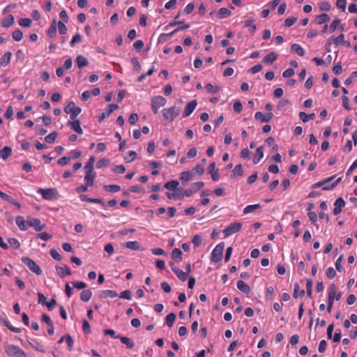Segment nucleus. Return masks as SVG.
I'll return each mask as SVG.
<instances>
[{"label":"nucleus","mask_w":357,"mask_h":357,"mask_svg":"<svg viewBox=\"0 0 357 357\" xmlns=\"http://www.w3.org/2000/svg\"><path fill=\"white\" fill-rule=\"evenodd\" d=\"M167 100L162 96H156L151 98V109L154 114L158 112V109L165 106Z\"/></svg>","instance_id":"nucleus-6"},{"label":"nucleus","mask_w":357,"mask_h":357,"mask_svg":"<svg viewBox=\"0 0 357 357\" xmlns=\"http://www.w3.org/2000/svg\"><path fill=\"white\" fill-rule=\"evenodd\" d=\"M16 224L22 231H26L27 229V223L26 221L24 220V218L22 216H17L16 217L15 220Z\"/></svg>","instance_id":"nucleus-22"},{"label":"nucleus","mask_w":357,"mask_h":357,"mask_svg":"<svg viewBox=\"0 0 357 357\" xmlns=\"http://www.w3.org/2000/svg\"><path fill=\"white\" fill-rule=\"evenodd\" d=\"M208 172L213 181H216L219 179L218 169H215V162H211L208 166Z\"/></svg>","instance_id":"nucleus-14"},{"label":"nucleus","mask_w":357,"mask_h":357,"mask_svg":"<svg viewBox=\"0 0 357 357\" xmlns=\"http://www.w3.org/2000/svg\"><path fill=\"white\" fill-rule=\"evenodd\" d=\"M96 177V172H86L84 176V181L88 186H92L93 185L94 178Z\"/></svg>","instance_id":"nucleus-19"},{"label":"nucleus","mask_w":357,"mask_h":357,"mask_svg":"<svg viewBox=\"0 0 357 357\" xmlns=\"http://www.w3.org/2000/svg\"><path fill=\"white\" fill-rule=\"evenodd\" d=\"M180 109L176 106L165 108L162 110V116L165 120L173 121L178 115Z\"/></svg>","instance_id":"nucleus-3"},{"label":"nucleus","mask_w":357,"mask_h":357,"mask_svg":"<svg viewBox=\"0 0 357 357\" xmlns=\"http://www.w3.org/2000/svg\"><path fill=\"white\" fill-rule=\"evenodd\" d=\"M331 3L328 1H321L319 4V9L321 10L328 11L331 10Z\"/></svg>","instance_id":"nucleus-58"},{"label":"nucleus","mask_w":357,"mask_h":357,"mask_svg":"<svg viewBox=\"0 0 357 357\" xmlns=\"http://www.w3.org/2000/svg\"><path fill=\"white\" fill-rule=\"evenodd\" d=\"M68 125L70 126V128L75 132L79 134L83 133V130L81 128L80 122L78 119H75V120H72L68 122Z\"/></svg>","instance_id":"nucleus-17"},{"label":"nucleus","mask_w":357,"mask_h":357,"mask_svg":"<svg viewBox=\"0 0 357 357\" xmlns=\"http://www.w3.org/2000/svg\"><path fill=\"white\" fill-rule=\"evenodd\" d=\"M231 15V11L226 8H221L217 13V17L218 19H223L227 17H229Z\"/></svg>","instance_id":"nucleus-27"},{"label":"nucleus","mask_w":357,"mask_h":357,"mask_svg":"<svg viewBox=\"0 0 357 357\" xmlns=\"http://www.w3.org/2000/svg\"><path fill=\"white\" fill-rule=\"evenodd\" d=\"M336 275L335 269L333 267H328L326 270V276L328 279L331 280Z\"/></svg>","instance_id":"nucleus-62"},{"label":"nucleus","mask_w":357,"mask_h":357,"mask_svg":"<svg viewBox=\"0 0 357 357\" xmlns=\"http://www.w3.org/2000/svg\"><path fill=\"white\" fill-rule=\"evenodd\" d=\"M173 272L181 281H185L188 279V273L183 271L181 269L177 267H173Z\"/></svg>","instance_id":"nucleus-20"},{"label":"nucleus","mask_w":357,"mask_h":357,"mask_svg":"<svg viewBox=\"0 0 357 357\" xmlns=\"http://www.w3.org/2000/svg\"><path fill=\"white\" fill-rule=\"evenodd\" d=\"M291 50L299 56H303L305 53V50L297 43H294L291 45Z\"/></svg>","instance_id":"nucleus-26"},{"label":"nucleus","mask_w":357,"mask_h":357,"mask_svg":"<svg viewBox=\"0 0 357 357\" xmlns=\"http://www.w3.org/2000/svg\"><path fill=\"white\" fill-rule=\"evenodd\" d=\"M296 21H297V17H289L284 20V26L286 27H290L292 25H294Z\"/></svg>","instance_id":"nucleus-55"},{"label":"nucleus","mask_w":357,"mask_h":357,"mask_svg":"<svg viewBox=\"0 0 357 357\" xmlns=\"http://www.w3.org/2000/svg\"><path fill=\"white\" fill-rule=\"evenodd\" d=\"M56 271L57 274L61 278H65L66 275H71V271H70V268L66 265H63V266H56Z\"/></svg>","instance_id":"nucleus-12"},{"label":"nucleus","mask_w":357,"mask_h":357,"mask_svg":"<svg viewBox=\"0 0 357 357\" xmlns=\"http://www.w3.org/2000/svg\"><path fill=\"white\" fill-rule=\"evenodd\" d=\"M118 296H119V294H117V292L115 291H113V290H104V291H102L100 294V296L101 298H106L108 297L115 298V297H117Z\"/></svg>","instance_id":"nucleus-28"},{"label":"nucleus","mask_w":357,"mask_h":357,"mask_svg":"<svg viewBox=\"0 0 357 357\" xmlns=\"http://www.w3.org/2000/svg\"><path fill=\"white\" fill-rule=\"evenodd\" d=\"M92 296V291L90 289L83 290L80 294V299L84 302H88Z\"/></svg>","instance_id":"nucleus-33"},{"label":"nucleus","mask_w":357,"mask_h":357,"mask_svg":"<svg viewBox=\"0 0 357 357\" xmlns=\"http://www.w3.org/2000/svg\"><path fill=\"white\" fill-rule=\"evenodd\" d=\"M243 174V170L242 168V165L240 164L236 165L234 169L232 171V176H242Z\"/></svg>","instance_id":"nucleus-52"},{"label":"nucleus","mask_w":357,"mask_h":357,"mask_svg":"<svg viewBox=\"0 0 357 357\" xmlns=\"http://www.w3.org/2000/svg\"><path fill=\"white\" fill-rule=\"evenodd\" d=\"M37 192L42 195L45 200H54L58 199V190L54 188H38Z\"/></svg>","instance_id":"nucleus-2"},{"label":"nucleus","mask_w":357,"mask_h":357,"mask_svg":"<svg viewBox=\"0 0 357 357\" xmlns=\"http://www.w3.org/2000/svg\"><path fill=\"white\" fill-rule=\"evenodd\" d=\"M12 153V149L10 147L5 146L3 149L0 151V157L6 160L7 159Z\"/></svg>","instance_id":"nucleus-36"},{"label":"nucleus","mask_w":357,"mask_h":357,"mask_svg":"<svg viewBox=\"0 0 357 357\" xmlns=\"http://www.w3.org/2000/svg\"><path fill=\"white\" fill-rule=\"evenodd\" d=\"M95 162V158L91 156L84 166L85 172H93V164Z\"/></svg>","instance_id":"nucleus-42"},{"label":"nucleus","mask_w":357,"mask_h":357,"mask_svg":"<svg viewBox=\"0 0 357 357\" xmlns=\"http://www.w3.org/2000/svg\"><path fill=\"white\" fill-rule=\"evenodd\" d=\"M305 295L304 289H301L300 286L298 283H295L294 285V293L293 296L294 298L303 297Z\"/></svg>","instance_id":"nucleus-25"},{"label":"nucleus","mask_w":357,"mask_h":357,"mask_svg":"<svg viewBox=\"0 0 357 357\" xmlns=\"http://www.w3.org/2000/svg\"><path fill=\"white\" fill-rule=\"evenodd\" d=\"M137 157V153L135 151H129L128 153V155L125 158V160L127 162H131Z\"/></svg>","instance_id":"nucleus-54"},{"label":"nucleus","mask_w":357,"mask_h":357,"mask_svg":"<svg viewBox=\"0 0 357 357\" xmlns=\"http://www.w3.org/2000/svg\"><path fill=\"white\" fill-rule=\"evenodd\" d=\"M64 112L70 114L71 120L77 119V116L81 113L82 109L76 106L75 103L73 101L70 102L64 108Z\"/></svg>","instance_id":"nucleus-4"},{"label":"nucleus","mask_w":357,"mask_h":357,"mask_svg":"<svg viewBox=\"0 0 357 357\" xmlns=\"http://www.w3.org/2000/svg\"><path fill=\"white\" fill-rule=\"evenodd\" d=\"M179 185V182L177 180H172L165 183L164 187L169 190H176Z\"/></svg>","instance_id":"nucleus-30"},{"label":"nucleus","mask_w":357,"mask_h":357,"mask_svg":"<svg viewBox=\"0 0 357 357\" xmlns=\"http://www.w3.org/2000/svg\"><path fill=\"white\" fill-rule=\"evenodd\" d=\"M273 117V114L271 112L264 114L261 112H257L255 114L256 120L259 121L261 123L269 122Z\"/></svg>","instance_id":"nucleus-10"},{"label":"nucleus","mask_w":357,"mask_h":357,"mask_svg":"<svg viewBox=\"0 0 357 357\" xmlns=\"http://www.w3.org/2000/svg\"><path fill=\"white\" fill-rule=\"evenodd\" d=\"M340 22H341V20L339 19L334 20L330 25V27H329L330 32L333 33L335 31V29H337V27L338 26V25L340 24Z\"/></svg>","instance_id":"nucleus-60"},{"label":"nucleus","mask_w":357,"mask_h":357,"mask_svg":"<svg viewBox=\"0 0 357 357\" xmlns=\"http://www.w3.org/2000/svg\"><path fill=\"white\" fill-rule=\"evenodd\" d=\"M312 285L313 282L311 279H307L306 281V291L308 297H312Z\"/></svg>","instance_id":"nucleus-44"},{"label":"nucleus","mask_w":357,"mask_h":357,"mask_svg":"<svg viewBox=\"0 0 357 357\" xmlns=\"http://www.w3.org/2000/svg\"><path fill=\"white\" fill-rule=\"evenodd\" d=\"M124 246L132 250H138L139 249V243L137 241H128L125 243Z\"/></svg>","instance_id":"nucleus-35"},{"label":"nucleus","mask_w":357,"mask_h":357,"mask_svg":"<svg viewBox=\"0 0 357 357\" xmlns=\"http://www.w3.org/2000/svg\"><path fill=\"white\" fill-rule=\"evenodd\" d=\"M335 176H332L331 177H328L321 181H319L318 183H314L313 185H312V188H319V187H321V186H323L324 185H325L326 183H329L331 182V181H333L334 178H335Z\"/></svg>","instance_id":"nucleus-45"},{"label":"nucleus","mask_w":357,"mask_h":357,"mask_svg":"<svg viewBox=\"0 0 357 357\" xmlns=\"http://www.w3.org/2000/svg\"><path fill=\"white\" fill-rule=\"evenodd\" d=\"M204 185V183L202 181H198L192 183L190 188L192 190V191L195 193L198 192L201 188H202Z\"/></svg>","instance_id":"nucleus-47"},{"label":"nucleus","mask_w":357,"mask_h":357,"mask_svg":"<svg viewBox=\"0 0 357 357\" xmlns=\"http://www.w3.org/2000/svg\"><path fill=\"white\" fill-rule=\"evenodd\" d=\"M197 102L195 100H191L189 102L187 105L185 106L183 113V117L185 118L189 116L192 112L197 107Z\"/></svg>","instance_id":"nucleus-11"},{"label":"nucleus","mask_w":357,"mask_h":357,"mask_svg":"<svg viewBox=\"0 0 357 357\" xmlns=\"http://www.w3.org/2000/svg\"><path fill=\"white\" fill-rule=\"evenodd\" d=\"M82 330L85 333H91V327L89 321L86 319H84L82 321Z\"/></svg>","instance_id":"nucleus-61"},{"label":"nucleus","mask_w":357,"mask_h":357,"mask_svg":"<svg viewBox=\"0 0 357 357\" xmlns=\"http://www.w3.org/2000/svg\"><path fill=\"white\" fill-rule=\"evenodd\" d=\"M103 188L107 192L112 193L117 192L121 190V187L119 185L115 184L105 185L103 186Z\"/></svg>","instance_id":"nucleus-38"},{"label":"nucleus","mask_w":357,"mask_h":357,"mask_svg":"<svg viewBox=\"0 0 357 357\" xmlns=\"http://www.w3.org/2000/svg\"><path fill=\"white\" fill-rule=\"evenodd\" d=\"M23 37V33L20 29H16L13 32V38L15 41H20Z\"/></svg>","instance_id":"nucleus-51"},{"label":"nucleus","mask_w":357,"mask_h":357,"mask_svg":"<svg viewBox=\"0 0 357 357\" xmlns=\"http://www.w3.org/2000/svg\"><path fill=\"white\" fill-rule=\"evenodd\" d=\"M242 228V224L238 222H233L225 227L222 231L224 237L227 238L239 231Z\"/></svg>","instance_id":"nucleus-8"},{"label":"nucleus","mask_w":357,"mask_h":357,"mask_svg":"<svg viewBox=\"0 0 357 357\" xmlns=\"http://www.w3.org/2000/svg\"><path fill=\"white\" fill-rule=\"evenodd\" d=\"M261 208V205L259 204L248 205L243 209V213L248 214L250 213L255 212L256 210L260 209Z\"/></svg>","instance_id":"nucleus-32"},{"label":"nucleus","mask_w":357,"mask_h":357,"mask_svg":"<svg viewBox=\"0 0 357 357\" xmlns=\"http://www.w3.org/2000/svg\"><path fill=\"white\" fill-rule=\"evenodd\" d=\"M113 172L116 174H123L126 172V167L123 165H116L114 167Z\"/></svg>","instance_id":"nucleus-63"},{"label":"nucleus","mask_w":357,"mask_h":357,"mask_svg":"<svg viewBox=\"0 0 357 357\" xmlns=\"http://www.w3.org/2000/svg\"><path fill=\"white\" fill-rule=\"evenodd\" d=\"M299 118L303 121V122H307L310 120H313L315 118V114L312 113L310 114H307L304 112H301L299 113Z\"/></svg>","instance_id":"nucleus-31"},{"label":"nucleus","mask_w":357,"mask_h":357,"mask_svg":"<svg viewBox=\"0 0 357 357\" xmlns=\"http://www.w3.org/2000/svg\"><path fill=\"white\" fill-rule=\"evenodd\" d=\"M28 227H33L36 231H40L45 227V225L41 223V221L38 218H31L26 220Z\"/></svg>","instance_id":"nucleus-9"},{"label":"nucleus","mask_w":357,"mask_h":357,"mask_svg":"<svg viewBox=\"0 0 357 357\" xmlns=\"http://www.w3.org/2000/svg\"><path fill=\"white\" fill-rule=\"evenodd\" d=\"M205 88L207 92L211 94H215L221 89L220 87L218 86V85H213L211 83L206 84Z\"/></svg>","instance_id":"nucleus-34"},{"label":"nucleus","mask_w":357,"mask_h":357,"mask_svg":"<svg viewBox=\"0 0 357 357\" xmlns=\"http://www.w3.org/2000/svg\"><path fill=\"white\" fill-rule=\"evenodd\" d=\"M8 243L14 249H18L20 247L19 241L15 238H10L8 239Z\"/></svg>","instance_id":"nucleus-56"},{"label":"nucleus","mask_w":357,"mask_h":357,"mask_svg":"<svg viewBox=\"0 0 357 357\" xmlns=\"http://www.w3.org/2000/svg\"><path fill=\"white\" fill-rule=\"evenodd\" d=\"M172 257L176 261H180L182 259V252L178 248H174L172 250Z\"/></svg>","instance_id":"nucleus-40"},{"label":"nucleus","mask_w":357,"mask_h":357,"mask_svg":"<svg viewBox=\"0 0 357 357\" xmlns=\"http://www.w3.org/2000/svg\"><path fill=\"white\" fill-rule=\"evenodd\" d=\"M237 288L242 292L245 293V294H249L251 292V289L249 285H248L243 280H238L237 282Z\"/></svg>","instance_id":"nucleus-18"},{"label":"nucleus","mask_w":357,"mask_h":357,"mask_svg":"<svg viewBox=\"0 0 357 357\" xmlns=\"http://www.w3.org/2000/svg\"><path fill=\"white\" fill-rule=\"evenodd\" d=\"M176 319V315L174 313L172 312L167 314L166 317V324L169 327H172L173 324Z\"/></svg>","instance_id":"nucleus-49"},{"label":"nucleus","mask_w":357,"mask_h":357,"mask_svg":"<svg viewBox=\"0 0 357 357\" xmlns=\"http://www.w3.org/2000/svg\"><path fill=\"white\" fill-rule=\"evenodd\" d=\"M264 157V146H259L256 150L255 155L253 158V162L254 164H258L259 161L262 159Z\"/></svg>","instance_id":"nucleus-21"},{"label":"nucleus","mask_w":357,"mask_h":357,"mask_svg":"<svg viewBox=\"0 0 357 357\" xmlns=\"http://www.w3.org/2000/svg\"><path fill=\"white\" fill-rule=\"evenodd\" d=\"M5 352L9 357H28L24 351L19 346L6 344L5 345Z\"/></svg>","instance_id":"nucleus-1"},{"label":"nucleus","mask_w":357,"mask_h":357,"mask_svg":"<svg viewBox=\"0 0 357 357\" xmlns=\"http://www.w3.org/2000/svg\"><path fill=\"white\" fill-rule=\"evenodd\" d=\"M225 249V243L221 242L218 243L215 248L213 250L211 260L213 262L217 263L221 261L222 258V253Z\"/></svg>","instance_id":"nucleus-5"},{"label":"nucleus","mask_w":357,"mask_h":357,"mask_svg":"<svg viewBox=\"0 0 357 357\" xmlns=\"http://www.w3.org/2000/svg\"><path fill=\"white\" fill-rule=\"evenodd\" d=\"M195 174L192 171H185L181 173L180 179L182 184L185 185L186 183L194 178Z\"/></svg>","instance_id":"nucleus-13"},{"label":"nucleus","mask_w":357,"mask_h":357,"mask_svg":"<svg viewBox=\"0 0 357 357\" xmlns=\"http://www.w3.org/2000/svg\"><path fill=\"white\" fill-rule=\"evenodd\" d=\"M341 179L342 178L340 177L332 183H330V184H328V183H326L325 185H323L322 190H330L333 189L341 181Z\"/></svg>","instance_id":"nucleus-43"},{"label":"nucleus","mask_w":357,"mask_h":357,"mask_svg":"<svg viewBox=\"0 0 357 357\" xmlns=\"http://www.w3.org/2000/svg\"><path fill=\"white\" fill-rule=\"evenodd\" d=\"M11 56H12L11 52H8L5 53L1 58L0 65L4 66H7L10 61Z\"/></svg>","instance_id":"nucleus-37"},{"label":"nucleus","mask_w":357,"mask_h":357,"mask_svg":"<svg viewBox=\"0 0 357 357\" xmlns=\"http://www.w3.org/2000/svg\"><path fill=\"white\" fill-rule=\"evenodd\" d=\"M337 293V287L335 284H331L328 289V296H332V298L335 299Z\"/></svg>","instance_id":"nucleus-50"},{"label":"nucleus","mask_w":357,"mask_h":357,"mask_svg":"<svg viewBox=\"0 0 357 357\" xmlns=\"http://www.w3.org/2000/svg\"><path fill=\"white\" fill-rule=\"evenodd\" d=\"M15 22V18L13 15H7L2 21L1 26L4 28L11 26Z\"/></svg>","instance_id":"nucleus-23"},{"label":"nucleus","mask_w":357,"mask_h":357,"mask_svg":"<svg viewBox=\"0 0 357 357\" xmlns=\"http://www.w3.org/2000/svg\"><path fill=\"white\" fill-rule=\"evenodd\" d=\"M76 62L77 64V67H84L89 64L88 60L86 58L82 55H79L76 58Z\"/></svg>","instance_id":"nucleus-39"},{"label":"nucleus","mask_w":357,"mask_h":357,"mask_svg":"<svg viewBox=\"0 0 357 357\" xmlns=\"http://www.w3.org/2000/svg\"><path fill=\"white\" fill-rule=\"evenodd\" d=\"M32 21L29 18H21L18 20V24L22 27L31 26Z\"/></svg>","instance_id":"nucleus-48"},{"label":"nucleus","mask_w":357,"mask_h":357,"mask_svg":"<svg viewBox=\"0 0 357 357\" xmlns=\"http://www.w3.org/2000/svg\"><path fill=\"white\" fill-rule=\"evenodd\" d=\"M56 34V21L54 19L52 22L50 26L47 30V36L50 38H54Z\"/></svg>","instance_id":"nucleus-24"},{"label":"nucleus","mask_w":357,"mask_h":357,"mask_svg":"<svg viewBox=\"0 0 357 357\" xmlns=\"http://www.w3.org/2000/svg\"><path fill=\"white\" fill-rule=\"evenodd\" d=\"M22 263L26 265L33 273L37 275H40L43 273L40 266L36 264L31 259L24 257L22 258Z\"/></svg>","instance_id":"nucleus-7"},{"label":"nucleus","mask_w":357,"mask_h":357,"mask_svg":"<svg viewBox=\"0 0 357 357\" xmlns=\"http://www.w3.org/2000/svg\"><path fill=\"white\" fill-rule=\"evenodd\" d=\"M58 133L56 132H52L45 137V140L48 144L54 143Z\"/></svg>","instance_id":"nucleus-46"},{"label":"nucleus","mask_w":357,"mask_h":357,"mask_svg":"<svg viewBox=\"0 0 357 357\" xmlns=\"http://www.w3.org/2000/svg\"><path fill=\"white\" fill-rule=\"evenodd\" d=\"M28 343L33 349L41 353L45 352L44 346L36 340L31 339V340H28Z\"/></svg>","instance_id":"nucleus-15"},{"label":"nucleus","mask_w":357,"mask_h":357,"mask_svg":"<svg viewBox=\"0 0 357 357\" xmlns=\"http://www.w3.org/2000/svg\"><path fill=\"white\" fill-rule=\"evenodd\" d=\"M58 29L60 34L63 35L67 33L68 29L65 24L61 21L58 22Z\"/></svg>","instance_id":"nucleus-57"},{"label":"nucleus","mask_w":357,"mask_h":357,"mask_svg":"<svg viewBox=\"0 0 357 357\" xmlns=\"http://www.w3.org/2000/svg\"><path fill=\"white\" fill-rule=\"evenodd\" d=\"M330 20V16L326 13H322L317 16L315 22L318 24L326 23Z\"/></svg>","instance_id":"nucleus-29"},{"label":"nucleus","mask_w":357,"mask_h":357,"mask_svg":"<svg viewBox=\"0 0 357 357\" xmlns=\"http://www.w3.org/2000/svg\"><path fill=\"white\" fill-rule=\"evenodd\" d=\"M121 342L126 344L128 348L132 349L135 347V343L128 337L124 336H120Z\"/></svg>","instance_id":"nucleus-41"},{"label":"nucleus","mask_w":357,"mask_h":357,"mask_svg":"<svg viewBox=\"0 0 357 357\" xmlns=\"http://www.w3.org/2000/svg\"><path fill=\"white\" fill-rule=\"evenodd\" d=\"M192 242L195 247H199L201 245V244L202 243V238L200 236L195 235V236H194V237L192 240Z\"/></svg>","instance_id":"nucleus-64"},{"label":"nucleus","mask_w":357,"mask_h":357,"mask_svg":"<svg viewBox=\"0 0 357 357\" xmlns=\"http://www.w3.org/2000/svg\"><path fill=\"white\" fill-rule=\"evenodd\" d=\"M192 172L193 173L195 172L199 175H202L204 173V165H201V164L197 165L196 166H195L192 168Z\"/></svg>","instance_id":"nucleus-53"},{"label":"nucleus","mask_w":357,"mask_h":357,"mask_svg":"<svg viewBox=\"0 0 357 357\" xmlns=\"http://www.w3.org/2000/svg\"><path fill=\"white\" fill-rule=\"evenodd\" d=\"M278 56V55L276 52H271L264 57L263 62L266 65H271L277 59Z\"/></svg>","instance_id":"nucleus-16"},{"label":"nucleus","mask_w":357,"mask_h":357,"mask_svg":"<svg viewBox=\"0 0 357 357\" xmlns=\"http://www.w3.org/2000/svg\"><path fill=\"white\" fill-rule=\"evenodd\" d=\"M82 36L79 33H76L72 38L70 44L71 47H73L76 43L82 41Z\"/></svg>","instance_id":"nucleus-59"}]
</instances>
